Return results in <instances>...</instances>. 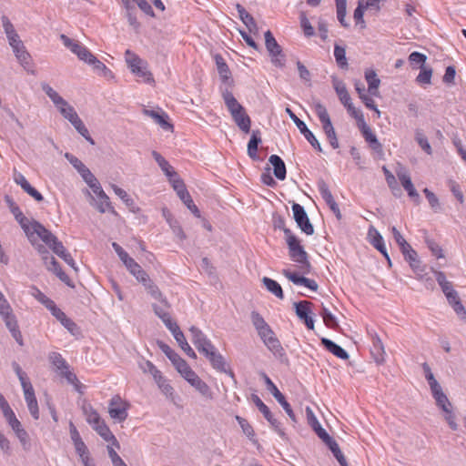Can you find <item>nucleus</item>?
I'll return each mask as SVG.
<instances>
[{
    "label": "nucleus",
    "mask_w": 466,
    "mask_h": 466,
    "mask_svg": "<svg viewBox=\"0 0 466 466\" xmlns=\"http://www.w3.org/2000/svg\"><path fill=\"white\" fill-rule=\"evenodd\" d=\"M225 105L238 128L248 134L250 132L251 120L245 108L238 102L233 94L228 89L222 92Z\"/></svg>",
    "instance_id": "nucleus-1"
},
{
    "label": "nucleus",
    "mask_w": 466,
    "mask_h": 466,
    "mask_svg": "<svg viewBox=\"0 0 466 466\" xmlns=\"http://www.w3.org/2000/svg\"><path fill=\"white\" fill-rule=\"evenodd\" d=\"M285 238L290 258L299 264V268L302 273H309L311 266L308 260V254L300 245L299 240L290 229H285Z\"/></svg>",
    "instance_id": "nucleus-2"
},
{
    "label": "nucleus",
    "mask_w": 466,
    "mask_h": 466,
    "mask_svg": "<svg viewBox=\"0 0 466 466\" xmlns=\"http://www.w3.org/2000/svg\"><path fill=\"white\" fill-rule=\"evenodd\" d=\"M125 59L131 72L136 76L141 78L145 83L154 82L152 74L147 70V63L137 55L127 49L125 52Z\"/></svg>",
    "instance_id": "nucleus-3"
},
{
    "label": "nucleus",
    "mask_w": 466,
    "mask_h": 466,
    "mask_svg": "<svg viewBox=\"0 0 466 466\" xmlns=\"http://www.w3.org/2000/svg\"><path fill=\"white\" fill-rule=\"evenodd\" d=\"M66 106H58L56 108L60 112V114L67 119L73 127L77 130V132L84 137L87 141L91 144H94V140L89 136L88 129L84 125L83 121L78 116L75 108L70 106L67 101H65Z\"/></svg>",
    "instance_id": "nucleus-4"
},
{
    "label": "nucleus",
    "mask_w": 466,
    "mask_h": 466,
    "mask_svg": "<svg viewBox=\"0 0 466 466\" xmlns=\"http://www.w3.org/2000/svg\"><path fill=\"white\" fill-rule=\"evenodd\" d=\"M265 46L269 54L271 63L279 68L285 66V55L282 47L279 45L272 33L268 30L265 32Z\"/></svg>",
    "instance_id": "nucleus-5"
},
{
    "label": "nucleus",
    "mask_w": 466,
    "mask_h": 466,
    "mask_svg": "<svg viewBox=\"0 0 466 466\" xmlns=\"http://www.w3.org/2000/svg\"><path fill=\"white\" fill-rule=\"evenodd\" d=\"M128 408L129 404L127 401L119 395H115L109 400L108 413L113 420L122 422L127 418Z\"/></svg>",
    "instance_id": "nucleus-6"
},
{
    "label": "nucleus",
    "mask_w": 466,
    "mask_h": 466,
    "mask_svg": "<svg viewBox=\"0 0 466 466\" xmlns=\"http://www.w3.org/2000/svg\"><path fill=\"white\" fill-rule=\"evenodd\" d=\"M258 336L262 339L265 346L269 351H271L276 357H282L285 352L282 348L280 341L277 338L276 334L270 327L267 328L258 333Z\"/></svg>",
    "instance_id": "nucleus-7"
},
{
    "label": "nucleus",
    "mask_w": 466,
    "mask_h": 466,
    "mask_svg": "<svg viewBox=\"0 0 466 466\" xmlns=\"http://www.w3.org/2000/svg\"><path fill=\"white\" fill-rule=\"evenodd\" d=\"M263 379L267 385V389L270 391V393L274 396L277 401L282 406L287 415L290 418L293 422H297L296 416L291 409L290 404L286 400L284 395L279 390L274 382L270 380V378L263 373Z\"/></svg>",
    "instance_id": "nucleus-8"
},
{
    "label": "nucleus",
    "mask_w": 466,
    "mask_h": 466,
    "mask_svg": "<svg viewBox=\"0 0 466 466\" xmlns=\"http://www.w3.org/2000/svg\"><path fill=\"white\" fill-rule=\"evenodd\" d=\"M395 172L403 188L407 191L409 197L411 198L414 200V202L419 204L420 201V198L414 185L411 182V178L408 170L403 166L399 164Z\"/></svg>",
    "instance_id": "nucleus-9"
},
{
    "label": "nucleus",
    "mask_w": 466,
    "mask_h": 466,
    "mask_svg": "<svg viewBox=\"0 0 466 466\" xmlns=\"http://www.w3.org/2000/svg\"><path fill=\"white\" fill-rule=\"evenodd\" d=\"M286 112L290 119L295 123L300 133L305 137L308 142L319 152L322 151L321 146L314 134L308 128L307 125L300 120L294 112L289 108H286Z\"/></svg>",
    "instance_id": "nucleus-10"
},
{
    "label": "nucleus",
    "mask_w": 466,
    "mask_h": 466,
    "mask_svg": "<svg viewBox=\"0 0 466 466\" xmlns=\"http://www.w3.org/2000/svg\"><path fill=\"white\" fill-rule=\"evenodd\" d=\"M292 212L293 218L301 231L307 235H312L314 233V228L310 223L304 208L298 203H293Z\"/></svg>",
    "instance_id": "nucleus-11"
},
{
    "label": "nucleus",
    "mask_w": 466,
    "mask_h": 466,
    "mask_svg": "<svg viewBox=\"0 0 466 466\" xmlns=\"http://www.w3.org/2000/svg\"><path fill=\"white\" fill-rule=\"evenodd\" d=\"M33 233L38 238H40L46 246L49 247L52 250L56 248V244H61L62 242L57 239V238L47 228H46L42 224L37 221H33ZM35 239V238L34 237Z\"/></svg>",
    "instance_id": "nucleus-12"
},
{
    "label": "nucleus",
    "mask_w": 466,
    "mask_h": 466,
    "mask_svg": "<svg viewBox=\"0 0 466 466\" xmlns=\"http://www.w3.org/2000/svg\"><path fill=\"white\" fill-rule=\"evenodd\" d=\"M254 402L258 407V410L264 415L265 419L270 423L275 431L284 439L286 437V433L281 428V423L273 417L271 411L268 407L258 397L254 396Z\"/></svg>",
    "instance_id": "nucleus-13"
},
{
    "label": "nucleus",
    "mask_w": 466,
    "mask_h": 466,
    "mask_svg": "<svg viewBox=\"0 0 466 466\" xmlns=\"http://www.w3.org/2000/svg\"><path fill=\"white\" fill-rule=\"evenodd\" d=\"M311 305L312 303L308 300H301L294 303L296 315L304 322L309 329H314V320L310 316Z\"/></svg>",
    "instance_id": "nucleus-14"
},
{
    "label": "nucleus",
    "mask_w": 466,
    "mask_h": 466,
    "mask_svg": "<svg viewBox=\"0 0 466 466\" xmlns=\"http://www.w3.org/2000/svg\"><path fill=\"white\" fill-rule=\"evenodd\" d=\"M157 346L161 351L168 358V360L175 366L177 370L180 373L182 370L187 369L188 364L183 360L175 350H173L167 344L158 340Z\"/></svg>",
    "instance_id": "nucleus-15"
},
{
    "label": "nucleus",
    "mask_w": 466,
    "mask_h": 466,
    "mask_svg": "<svg viewBox=\"0 0 466 466\" xmlns=\"http://www.w3.org/2000/svg\"><path fill=\"white\" fill-rule=\"evenodd\" d=\"M189 331L191 333V340L200 353L208 349L212 350L214 345L199 329L192 326Z\"/></svg>",
    "instance_id": "nucleus-16"
},
{
    "label": "nucleus",
    "mask_w": 466,
    "mask_h": 466,
    "mask_svg": "<svg viewBox=\"0 0 466 466\" xmlns=\"http://www.w3.org/2000/svg\"><path fill=\"white\" fill-rule=\"evenodd\" d=\"M22 388L29 412L35 420H37L39 418V410L34 388L31 383L23 385Z\"/></svg>",
    "instance_id": "nucleus-17"
},
{
    "label": "nucleus",
    "mask_w": 466,
    "mask_h": 466,
    "mask_svg": "<svg viewBox=\"0 0 466 466\" xmlns=\"http://www.w3.org/2000/svg\"><path fill=\"white\" fill-rule=\"evenodd\" d=\"M282 274L295 285L304 286L313 291H316L319 288L317 282L314 279H310L305 278L303 276H299V274H297L295 272H291L289 269H283Z\"/></svg>",
    "instance_id": "nucleus-18"
},
{
    "label": "nucleus",
    "mask_w": 466,
    "mask_h": 466,
    "mask_svg": "<svg viewBox=\"0 0 466 466\" xmlns=\"http://www.w3.org/2000/svg\"><path fill=\"white\" fill-rule=\"evenodd\" d=\"M202 354L209 360L213 369L220 372H226L225 360L215 346H212V350H206Z\"/></svg>",
    "instance_id": "nucleus-19"
},
{
    "label": "nucleus",
    "mask_w": 466,
    "mask_h": 466,
    "mask_svg": "<svg viewBox=\"0 0 466 466\" xmlns=\"http://www.w3.org/2000/svg\"><path fill=\"white\" fill-rule=\"evenodd\" d=\"M86 195L91 198L90 204L96 208V209L100 213H105L106 211L116 215L115 208L112 207L109 197L106 194L105 198L100 196H96L94 198L88 190H86Z\"/></svg>",
    "instance_id": "nucleus-20"
},
{
    "label": "nucleus",
    "mask_w": 466,
    "mask_h": 466,
    "mask_svg": "<svg viewBox=\"0 0 466 466\" xmlns=\"http://www.w3.org/2000/svg\"><path fill=\"white\" fill-rule=\"evenodd\" d=\"M14 179L15 183L20 185V187L35 200L40 202L44 199L42 194L30 185L24 175L21 173H16L15 174Z\"/></svg>",
    "instance_id": "nucleus-21"
},
{
    "label": "nucleus",
    "mask_w": 466,
    "mask_h": 466,
    "mask_svg": "<svg viewBox=\"0 0 466 466\" xmlns=\"http://www.w3.org/2000/svg\"><path fill=\"white\" fill-rule=\"evenodd\" d=\"M360 129L366 142L369 143L371 149L376 152H382V145L379 142L376 135L372 132L371 128L366 124V122H363V125L360 126Z\"/></svg>",
    "instance_id": "nucleus-22"
},
{
    "label": "nucleus",
    "mask_w": 466,
    "mask_h": 466,
    "mask_svg": "<svg viewBox=\"0 0 466 466\" xmlns=\"http://www.w3.org/2000/svg\"><path fill=\"white\" fill-rule=\"evenodd\" d=\"M143 114L151 117L154 122L159 125L164 130L172 128V125L167 121L168 116L166 113L144 108Z\"/></svg>",
    "instance_id": "nucleus-23"
},
{
    "label": "nucleus",
    "mask_w": 466,
    "mask_h": 466,
    "mask_svg": "<svg viewBox=\"0 0 466 466\" xmlns=\"http://www.w3.org/2000/svg\"><path fill=\"white\" fill-rule=\"evenodd\" d=\"M306 413L308 423L311 426V428L314 430V431L317 433L319 439H321L323 441H326V439H328L329 435L321 427L320 423L319 422L318 419L316 418L312 410L309 407L306 408Z\"/></svg>",
    "instance_id": "nucleus-24"
},
{
    "label": "nucleus",
    "mask_w": 466,
    "mask_h": 466,
    "mask_svg": "<svg viewBox=\"0 0 466 466\" xmlns=\"http://www.w3.org/2000/svg\"><path fill=\"white\" fill-rule=\"evenodd\" d=\"M370 353L377 363L380 364L385 361V349L381 339L376 334L372 337Z\"/></svg>",
    "instance_id": "nucleus-25"
},
{
    "label": "nucleus",
    "mask_w": 466,
    "mask_h": 466,
    "mask_svg": "<svg viewBox=\"0 0 466 466\" xmlns=\"http://www.w3.org/2000/svg\"><path fill=\"white\" fill-rule=\"evenodd\" d=\"M268 162L273 167V172L275 177L279 180H284L286 178V166L284 161L278 155H271L268 158Z\"/></svg>",
    "instance_id": "nucleus-26"
},
{
    "label": "nucleus",
    "mask_w": 466,
    "mask_h": 466,
    "mask_svg": "<svg viewBox=\"0 0 466 466\" xmlns=\"http://www.w3.org/2000/svg\"><path fill=\"white\" fill-rule=\"evenodd\" d=\"M262 142L259 130H253L250 139L248 143V155L253 160H258L259 157L257 154L258 145Z\"/></svg>",
    "instance_id": "nucleus-27"
},
{
    "label": "nucleus",
    "mask_w": 466,
    "mask_h": 466,
    "mask_svg": "<svg viewBox=\"0 0 466 466\" xmlns=\"http://www.w3.org/2000/svg\"><path fill=\"white\" fill-rule=\"evenodd\" d=\"M321 344L325 347V349L331 352L336 357H338L341 360L349 359L348 352L344 349H342L339 345H338L334 341H332L331 339H327V338H322Z\"/></svg>",
    "instance_id": "nucleus-28"
},
{
    "label": "nucleus",
    "mask_w": 466,
    "mask_h": 466,
    "mask_svg": "<svg viewBox=\"0 0 466 466\" xmlns=\"http://www.w3.org/2000/svg\"><path fill=\"white\" fill-rule=\"evenodd\" d=\"M236 8L238 10L239 19L248 28L249 32H256L258 30V26L253 16L248 13L240 4H237Z\"/></svg>",
    "instance_id": "nucleus-29"
},
{
    "label": "nucleus",
    "mask_w": 466,
    "mask_h": 466,
    "mask_svg": "<svg viewBox=\"0 0 466 466\" xmlns=\"http://www.w3.org/2000/svg\"><path fill=\"white\" fill-rule=\"evenodd\" d=\"M38 251L43 254V260L46 268L49 271H52L56 275L58 274L59 269H62L53 256H50L49 252L45 248L44 246L40 245L38 248Z\"/></svg>",
    "instance_id": "nucleus-30"
},
{
    "label": "nucleus",
    "mask_w": 466,
    "mask_h": 466,
    "mask_svg": "<svg viewBox=\"0 0 466 466\" xmlns=\"http://www.w3.org/2000/svg\"><path fill=\"white\" fill-rule=\"evenodd\" d=\"M431 394L437 407L440 408L442 411L452 408L451 401L449 400L447 395L443 392L441 387L432 390Z\"/></svg>",
    "instance_id": "nucleus-31"
},
{
    "label": "nucleus",
    "mask_w": 466,
    "mask_h": 466,
    "mask_svg": "<svg viewBox=\"0 0 466 466\" xmlns=\"http://www.w3.org/2000/svg\"><path fill=\"white\" fill-rule=\"evenodd\" d=\"M365 78L368 83V91L372 96H379V86L380 80L374 70H369L365 73Z\"/></svg>",
    "instance_id": "nucleus-32"
},
{
    "label": "nucleus",
    "mask_w": 466,
    "mask_h": 466,
    "mask_svg": "<svg viewBox=\"0 0 466 466\" xmlns=\"http://www.w3.org/2000/svg\"><path fill=\"white\" fill-rule=\"evenodd\" d=\"M323 442H325V444L329 448V450L331 451V452L333 453L334 457L337 459L340 466H349L346 458L344 457L343 453L341 452L339 447V444L333 438L329 436Z\"/></svg>",
    "instance_id": "nucleus-33"
},
{
    "label": "nucleus",
    "mask_w": 466,
    "mask_h": 466,
    "mask_svg": "<svg viewBox=\"0 0 466 466\" xmlns=\"http://www.w3.org/2000/svg\"><path fill=\"white\" fill-rule=\"evenodd\" d=\"M152 157L167 177L176 176L177 172L157 151H152Z\"/></svg>",
    "instance_id": "nucleus-34"
},
{
    "label": "nucleus",
    "mask_w": 466,
    "mask_h": 466,
    "mask_svg": "<svg viewBox=\"0 0 466 466\" xmlns=\"http://www.w3.org/2000/svg\"><path fill=\"white\" fill-rule=\"evenodd\" d=\"M12 50L20 65L26 69L30 65L31 56L30 54L26 51L25 45L22 44L12 48Z\"/></svg>",
    "instance_id": "nucleus-35"
},
{
    "label": "nucleus",
    "mask_w": 466,
    "mask_h": 466,
    "mask_svg": "<svg viewBox=\"0 0 466 466\" xmlns=\"http://www.w3.org/2000/svg\"><path fill=\"white\" fill-rule=\"evenodd\" d=\"M236 420L238 422L240 428L242 429L243 433L249 439V441L254 444L258 446V441L255 438V431L253 427L248 422L247 420L240 416H236Z\"/></svg>",
    "instance_id": "nucleus-36"
},
{
    "label": "nucleus",
    "mask_w": 466,
    "mask_h": 466,
    "mask_svg": "<svg viewBox=\"0 0 466 466\" xmlns=\"http://www.w3.org/2000/svg\"><path fill=\"white\" fill-rule=\"evenodd\" d=\"M88 65L93 66L94 71L97 75L104 76L107 79H111L114 77L113 72L108 67H106V66L104 63L99 61L96 56H94V58Z\"/></svg>",
    "instance_id": "nucleus-37"
},
{
    "label": "nucleus",
    "mask_w": 466,
    "mask_h": 466,
    "mask_svg": "<svg viewBox=\"0 0 466 466\" xmlns=\"http://www.w3.org/2000/svg\"><path fill=\"white\" fill-rule=\"evenodd\" d=\"M262 282L268 292L272 293L280 299L284 298L282 288L276 280L268 277H264L262 279Z\"/></svg>",
    "instance_id": "nucleus-38"
},
{
    "label": "nucleus",
    "mask_w": 466,
    "mask_h": 466,
    "mask_svg": "<svg viewBox=\"0 0 466 466\" xmlns=\"http://www.w3.org/2000/svg\"><path fill=\"white\" fill-rule=\"evenodd\" d=\"M143 285L154 299L167 305V298L162 294L158 287L154 282H152L150 279H148L146 283H143Z\"/></svg>",
    "instance_id": "nucleus-39"
},
{
    "label": "nucleus",
    "mask_w": 466,
    "mask_h": 466,
    "mask_svg": "<svg viewBox=\"0 0 466 466\" xmlns=\"http://www.w3.org/2000/svg\"><path fill=\"white\" fill-rule=\"evenodd\" d=\"M335 91L345 107H350L351 98L343 82H336L334 84Z\"/></svg>",
    "instance_id": "nucleus-40"
},
{
    "label": "nucleus",
    "mask_w": 466,
    "mask_h": 466,
    "mask_svg": "<svg viewBox=\"0 0 466 466\" xmlns=\"http://www.w3.org/2000/svg\"><path fill=\"white\" fill-rule=\"evenodd\" d=\"M368 237L370 238V242L379 251L385 248L382 236L373 226L370 227L368 230Z\"/></svg>",
    "instance_id": "nucleus-41"
},
{
    "label": "nucleus",
    "mask_w": 466,
    "mask_h": 466,
    "mask_svg": "<svg viewBox=\"0 0 466 466\" xmlns=\"http://www.w3.org/2000/svg\"><path fill=\"white\" fill-rule=\"evenodd\" d=\"M42 90L46 94V96L51 99L56 107L58 106H66L65 99L59 96V94L54 90L48 84L42 83L41 84Z\"/></svg>",
    "instance_id": "nucleus-42"
},
{
    "label": "nucleus",
    "mask_w": 466,
    "mask_h": 466,
    "mask_svg": "<svg viewBox=\"0 0 466 466\" xmlns=\"http://www.w3.org/2000/svg\"><path fill=\"white\" fill-rule=\"evenodd\" d=\"M60 40L62 41L63 45L76 56L82 51V48L85 47V46L82 45L79 41L71 39L64 34L60 35Z\"/></svg>",
    "instance_id": "nucleus-43"
},
{
    "label": "nucleus",
    "mask_w": 466,
    "mask_h": 466,
    "mask_svg": "<svg viewBox=\"0 0 466 466\" xmlns=\"http://www.w3.org/2000/svg\"><path fill=\"white\" fill-rule=\"evenodd\" d=\"M60 40L62 41L63 45L76 56L82 51V48L85 47V46L82 45L79 41L71 39L64 34L60 35Z\"/></svg>",
    "instance_id": "nucleus-44"
},
{
    "label": "nucleus",
    "mask_w": 466,
    "mask_h": 466,
    "mask_svg": "<svg viewBox=\"0 0 466 466\" xmlns=\"http://www.w3.org/2000/svg\"><path fill=\"white\" fill-rule=\"evenodd\" d=\"M60 40L62 41L63 45L76 56L82 51V48L85 47V46L82 45L79 41L71 39L64 34L60 35Z\"/></svg>",
    "instance_id": "nucleus-45"
},
{
    "label": "nucleus",
    "mask_w": 466,
    "mask_h": 466,
    "mask_svg": "<svg viewBox=\"0 0 466 466\" xmlns=\"http://www.w3.org/2000/svg\"><path fill=\"white\" fill-rule=\"evenodd\" d=\"M58 257H60L67 265H69L75 271H77V267L72 256L66 251L63 243L56 244V248L53 250Z\"/></svg>",
    "instance_id": "nucleus-46"
},
{
    "label": "nucleus",
    "mask_w": 466,
    "mask_h": 466,
    "mask_svg": "<svg viewBox=\"0 0 466 466\" xmlns=\"http://www.w3.org/2000/svg\"><path fill=\"white\" fill-rule=\"evenodd\" d=\"M404 258L409 262L410 268L417 275H420L424 271L420 261L418 259V254L414 249L410 250V252L404 256Z\"/></svg>",
    "instance_id": "nucleus-47"
},
{
    "label": "nucleus",
    "mask_w": 466,
    "mask_h": 466,
    "mask_svg": "<svg viewBox=\"0 0 466 466\" xmlns=\"http://www.w3.org/2000/svg\"><path fill=\"white\" fill-rule=\"evenodd\" d=\"M0 315L5 323H7V321H11L16 319L13 313V309L10 304L8 303L5 296L0 298Z\"/></svg>",
    "instance_id": "nucleus-48"
},
{
    "label": "nucleus",
    "mask_w": 466,
    "mask_h": 466,
    "mask_svg": "<svg viewBox=\"0 0 466 466\" xmlns=\"http://www.w3.org/2000/svg\"><path fill=\"white\" fill-rule=\"evenodd\" d=\"M336 2V12L337 18L339 24L343 27H349V23L346 21V13H347V0H335Z\"/></svg>",
    "instance_id": "nucleus-49"
},
{
    "label": "nucleus",
    "mask_w": 466,
    "mask_h": 466,
    "mask_svg": "<svg viewBox=\"0 0 466 466\" xmlns=\"http://www.w3.org/2000/svg\"><path fill=\"white\" fill-rule=\"evenodd\" d=\"M215 61L219 76L221 77L223 82H226L230 76V71L227 63L220 55H216Z\"/></svg>",
    "instance_id": "nucleus-50"
},
{
    "label": "nucleus",
    "mask_w": 466,
    "mask_h": 466,
    "mask_svg": "<svg viewBox=\"0 0 466 466\" xmlns=\"http://www.w3.org/2000/svg\"><path fill=\"white\" fill-rule=\"evenodd\" d=\"M83 412L86 416V421L92 427L102 420L98 412L89 404L83 406Z\"/></svg>",
    "instance_id": "nucleus-51"
},
{
    "label": "nucleus",
    "mask_w": 466,
    "mask_h": 466,
    "mask_svg": "<svg viewBox=\"0 0 466 466\" xmlns=\"http://www.w3.org/2000/svg\"><path fill=\"white\" fill-rule=\"evenodd\" d=\"M334 57L338 64V66L344 69L348 67V60L346 57V50L345 47L340 46L339 45L334 46Z\"/></svg>",
    "instance_id": "nucleus-52"
},
{
    "label": "nucleus",
    "mask_w": 466,
    "mask_h": 466,
    "mask_svg": "<svg viewBox=\"0 0 466 466\" xmlns=\"http://www.w3.org/2000/svg\"><path fill=\"white\" fill-rule=\"evenodd\" d=\"M5 326L8 329V330L10 331L12 337L15 339V341L20 346H23L24 345L23 336L19 329L16 319H13L11 321H7V323H5Z\"/></svg>",
    "instance_id": "nucleus-53"
},
{
    "label": "nucleus",
    "mask_w": 466,
    "mask_h": 466,
    "mask_svg": "<svg viewBox=\"0 0 466 466\" xmlns=\"http://www.w3.org/2000/svg\"><path fill=\"white\" fill-rule=\"evenodd\" d=\"M154 380L156 381L163 394H165L167 398L173 399L174 389L168 383V381L162 376V374L159 375V379L156 378Z\"/></svg>",
    "instance_id": "nucleus-54"
},
{
    "label": "nucleus",
    "mask_w": 466,
    "mask_h": 466,
    "mask_svg": "<svg viewBox=\"0 0 466 466\" xmlns=\"http://www.w3.org/2000/svg\"><path fill=\"white\" fill-rule=\"evenodd\" d=\"M251 321H252V324L253 326L255 327L258 334L264 330V329H267V328L270 327L264 319V318L257 311H252L251 312Z\"/></svg>",
    "instance_id": "nucleus-55"
},
{
    "label": "nucleus",
    "mask_w": 466,
    "mask_h": 466,
    "mask_svg": "<svg viewBox=\"0 0 466 466\" xmlns=\"http://www.w3.org/2000/svg\"><path fill=\"white\" fill-rule=\"evenodd\" d=\"M115 194L122 199V201L131 209L133 210V208L135 206L134 199L122 188L117 187L116 185L111 186Z\"/></svg>",
    "instance_id": "nucleus-56"
},
{
    "label": "nucleus",
    "mask_w": 466,
    "mask_h": 466,
    "mask_svg": "<svg viewBox=\"0 0 466 466\" xmlns=\"http://www.w3.org/2000/svg\"><path fill=\"white\" fill-rule=\"evenodd\" d=\"M168 180L171 183L174 190L177 192L178 198L187 192L183 180L180 179L177 173H176L175 177H168Z\"/></svg>",
    "instance_id": "nucleus-57"
},
{
    "label": "nucleus",
    "mask_w": 466,
    "mask_h": 466,
    "mask_svg": "<svg viewBox=\"0 0 466 466\" xmlns=\"http://www.w3.org/2000/svg\"><path fill=\"white\" fill-rule=\"evenodd\" d=\"M193 388H195V390H198L205 399L211 400L213 398L210 387L203 380L199 379Z\"/></svg>",
    "instance_id": "nucleus-58"
},
{
    "label": "nucleus",
    "mask_w": 466,
    "mask_h": 466,
    "mask_svg": "<svg viewBox=\"0 0 466 466\" xmlns=\"http://www.w3.org/2000/svg\"><path fill=\"white\" fill-rule=\"evenodd\" d=\"M420 71L418 76L416 77V81L420 85H429L431 81L432 76V69L427 66H420Z\"/></svg>",
    "instance_id": "nucleus-59"
},
{
    "label": "nucleus",
    "mask_w": 466,
    "mask_h": 466,
    "mask_svg": "<svg viewBox=\"0 0 466 466\" xmlns=\"http://www.w3.org/2000/svg\"><path fill=\"white\" fill-rule=\"evenodd\" d=\"M299 22H300V26L303 30V33L307 37H310V36L314 35V34H315L314 28L311 25L309 20L308 19L306 14L304 12H301L299 15Z\"/></svg>",
    "instance_id": "nucleus-60"
},
{
    "label": "nucleus",
    "mask_w": 466,
    "mask_h": 466,
    "mask_svg": "<svg viewBox=\"0 0 466 466\" xmlns=\"http://www.w3.org/2000/svg\"><path fill=\"white\" fill-rule=\"evenodd\" d=\"M449 304L452 307L457 316L466 323V309L462 305L460 298L458 297L453 301H449Z\"/></svg>",
    "instance_id": "nucleus-61"
},
{
    "label": "nucleus",
    "mask_w": 466,
    "mask_h": 466,
    "mask_svg": "<svg viewBox=\"0 0 466 466\" xmlns=\"http://www.w3.org/2000/svg\"><path fill=\"white\" fill-rule=\"evenodd\" d=\"M140 369L145 373H150L155 380L156 378L159 379V375H161V371L149 360H144L139 365Z\"/></svg>",
    "instance_id": "nucleus-62"
},
{
    "label": "nucleus",
    "mask_w": 466,
    "mask_h": 466,
    "mask_svg": "<svg viewBox=\"0 0 466 466\" xmlns=\"http://www.w3.org/2000/svg\"><path fill=\"white\" fill-rule=\"evenodd\" d=\"M181 350L190 358L196 359L197 354L193 350V349L187 343L184 333L179 335L177 339H175Z\"/></svg>",
    "instance_id": "nucleus-63"
},
{
    "label": "nucleus",
    "mask_w": 466,
    "mask_h": 466,
    "mask_svg": "<svg viewBox=\"0 0 466 466\" xmlns=\"http://www.w3.org/2000/svg\"><path fill=\"white\" fill-rule=\"evenodd\" d=\"M415 140L420 145L421 149L425 151L427 154L431 155L432 150L431 147L427 139V137L424 136V134L420 130H417L415 133Z\"/></svg>",
    "instance_id": "nucleus-64"
}]
</instances>
